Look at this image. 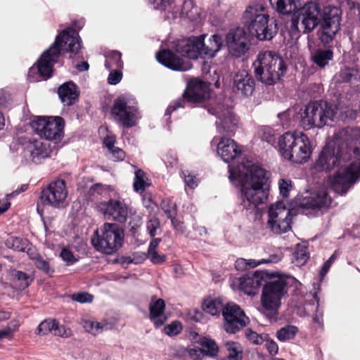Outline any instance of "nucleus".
I'll return each instance as SVG.
<instances>
[{
    "mask_svg": "<svg viewBox=\"0 0 360 360\" xmlns=\"http://www.w3.org/2000/svg\"><path fill=\"white\" fill-rule=\"evenodd\" d=\"M354 160H350L351 155L345 146L332 148L325 147L316 161V167L321 170H330L336 167L341 166L331 180L332 188L339 194H344L360 178V158H358L359 152L357 148L353 150Z\"/></svg>",
    "mask_w": 360,
    "mask_h": 360,
    "instance_id": "f257e3e1",
    "label": "nucleus"
},
{
    "mask_svg": "<svg viewBox=\"0 0 360 360\" xmlns=\"http://www.w3.org/2000/svg\"><path fill=\"white\" fill-rule=\"evenodd\" d=\"M229 171V179H238L240 183L241 205L245 209H254L267 201L269 188L264 169L248 161L238 166V172L231 166Z\"/></svg>",
    "mask_w": 360,
    "mask_h": 360,
    "instance_id": "f03ea898",
    "label": "nucleus"
},
{
    "mask_svg": "<svg viewBox=\"0 0 360 360\" xmlns=\"http://www.w3.org/2000/svg\"><path fill=\"white\" fill-rule=\"evenodd\" d=\"M340 18L341 11L338 7H325L321 13L320 5L313 1L305 4L300 8L298 16L304 32H310L320 25L319 37L324 44H329L339 31Z\"/></svg>",
    "mask_w": 360,
    "mask_h": 360,
    "instance_id": "7ed1b4c3",
    "label": "nucleus"
},
{
    "mask_svg": "<svg viewBox=\"0 0 360 360\" xmlns=\"http://www.w3.org/2000/svg\"><path fill=\"white\" fill-rule=\"evenodd\" d=\"M82 41L78 32L71 27L62 31L55 42L45 51L38 60V72L41 77H51L53 66L57 62L61 51L77 53L82 48Z\"/></svg>",
    "mask_w": 360,
    "mask_h": 360,
    "instance_id": "20e7f679",
    "label": "nucleus"
},
{
    "mask_svg": "<svg viewBox=\"0 0 360 360\" xmlns=\"http://www.w3.org/2000/svg\"><path fill=\"white\" fill-rule=\"evenodd\" d=\"M244 26L260 41L271 40L278 32L275 20H271L269 15L262 4L248 6L243 14Z\"/></svg>",
    "mask_w": 360,
    "mask_h": 360,
    "instance_id": "39448f33",
    "label": "nucleus"
},
{
    "mask_svg": "<svg viewBox=\"0 0 360 360\" xmlns=\"http://www.w3.org/2000/svg\"><path fill=\"white\" fill-rule=\"evenodd\" d=\"M281 157L296 164L307 162L312 148L309 137L302 131H288L280 136L278 142Z\"/></svg>",
    "mask_w": 360,
    "mask_h": 360,
    "instance_id": "423d86ee",
    "label": "nucleus"
},
{
    "mask_svg": "<svg viewBox=\"0 0 360 360\" xmlns=\"http://www.w3.org/2000/svg\"><path fill=\"white\" fill-rule=\"evenodd\" d=\"M289 276L278 272L271 273L265 282L261 295L263 310L271 315H276L281 305L282 299L288 294Z\"/></svg>",
    "mask_w": 360,
    "mask_h": 360,
    "instance_id": "0eeeda50",
    "label": "nucleus"
},
{
    "mask_svg": "<svg viewBox=\"0 0 360 360\" xmlns=\"http://www.w3.org/2000/svg\"><path fill=\"white\" fill-rule=\"evenodd\" d=\"M253 66L257 79L267 85L278 82L286 70L283 58L272 51L259 53Z\"/></svg>",
    "mask_w": 360,
    "mask_h": 360,
    "instance_id": "6e6552de",
    "label": "nucleus"
},
{
    "mask_svg": "<svg viewBox=\"0 0 360 360\" xmlns=\"http://www.w3.org/2000/svg\"><path fill=\"white\" fill-rule=\"evenodd\" d=\"M124 238V231L118 224L105 222L94 231L91 241L98 252L112 255L121 248Z\"/></svg>",
    "mask_w": 360,
    "mask_h": 360,
    "instance_id": "1a4fd4ad",
    "label": "nucleus"
},
{
    "mask_svg": "<svg viewBox=\"0 0 360 360\" xmlns=\"http://www.w3.org/2000/svg\"><path fill=\"white\" fill-rule=\"evenodd\" d=\"M335 112L327 103L311 102L300 110V126L304 130L322 128L333 121Z\"/></svg>",
    "mask_w": 360,
    "mask_h": 360,
    "instance_id": "9d476101",
    "label": "nucleus"
},
{
    "mask_svg": "<svg viewBox=\"0 0 360 360\" xmlns=\"http://www.w3.org/2000/svg\"><path fill=\"white\" fill-rule=\"evenodd\" d=\"M111 116L119 125L126 128L136 126L140 118L138 108L125 96H120L114 101Z\"/></svg>",
    "mask_w": 360,
    "mask_h": 360,
    "instance_id": "9b49d317",
    "label": "nucleus"
},
{
    "mask_svg": "<svg viewBox=\"0 0 360 360\" xmlns=\"http://www.w3.org/2000/svg\"><path fill=\"white\" fill-rule=\"evenodd\" d=\"M31 127L40 137L55 143L60 142L64 136V122L60 117H38L32 122Z\"/></svg>",
    "mask_w": 360,
    "mask_h": 360,
    "instance_id": "f8f14e48",
    "label": "nucleus"
},
{
    "mask_svg": "<svg viewBox=\"0 0 360 360\" xmlns=\"http://www.w3.org/2000/svg\"><path fill=\"white\" fill-rule=\"evenodd\" d=\"M210 87L207 83L198 79H191L182 98H178L171 103L166 110V114L169 115L179 108H183L187 102L199 103L208 98Z\"/></svg>",
    "mask_w": 360,
    "mask_h": 360,
    "instance_id": "ddd939ff",
    "label": "nucleus"
},
{
    "mask_svg": "<svg viewBox=\"0 0 360 360\" xmlns=\"http://www.w3.org/2000/svg\"><path fill=\"white\" fill-rule=\"evenodd\" d=\"M292 217L291 210L283 202H276L269 207L267 226L274 233H286L291 228Z\"/></svg>",
    "mask_w": 360,
    "mask_h": 360,
    "instance_id": "4468645a",
    "label": "nucleus"
},
{
    "mask_svg": "<svg viewBox=\"0 0 360 360\" xmlns=\"http://www.w3.org/2000/svg\"><path fill=\"white\" fill-rule=\"evenodd\" d=\"M68 189L64 180L58 179L51 182L44 188L40 195L37 210L39 211L40 204L53 208H63L67 205Z\"/></svg>",
    "mask_w": 360,
    "mask_h": 360,
    "instance_id": "2eb2a0df",
    "label": "nucleus"
},
{
    "mask_svg": "<svg viewBox=\"0 0 360 360\" xmlns=\"http://www.w3.org/2000/svg\"><path fill=\"white\" fill-rule=\"evenodd\" d=\"M225 320L224 329L227 333H236L249 323V319L239 305L229 302L223 308Z\"/></svg>",
    "mask_w": 360,
    "mask_h": 360,
    "instance_id": "dca6fc26",
    "label": "nucleus"
},
{
    "mask_svg": "<svg viewBox=\"0 0 360 360\" xmlns=\"http://www.w3.org/2000/svg\"><path fill=\"white\" fill-rule=\"evenodd\" d=\"M97 210L106 220L116 221L120 223L125 222L129 215V207L124 200L110 199L99 202Z\"/></svg>",
    "mask_w": 360,
    "mask_h": 360,
    "instance_id": "f3484780",
    "label": "nucleus"
},
{
    "mask_svg": "<svg viewBox=\"0 0 360 360\" xmlns=\"http://www.w3.org/2000/svg\"><path fill=\"white\" fill-rule=\"evenodd\" d=\"M226 43L229 53L235 57H240L249 49L248 37L243 28L231 29L226 35Z\"/></svg>",
    "mask_w": 360,
    "mask_h": 360,
    "instance_id": "a211bd4d",
    "label": "nucleus"
},
{
    "mask_svg": "<svg viewBox=\"0 0 360 360\" xmlns=\"http://www.w3.org/2000/svg\"><path fill=\"white\" fill-rule=\"evenodd\" d=\"M209 112L215 115L218 118L219 120L216 122V124L219 133L227 136H231L235 133L238 120L231 109L219 106L217 109L209 110Z\"/></svg>",
    "mask_w": 360,
    "mask_h": 360,
    "instance_id": "6ab92c4d",
    "label": "nucleus"
},
{
    "mask_svg": "<svg viewBox=\"0 0 360 360\" xmlns=\"http://www.w3.org/2000/svg\"><path fill=\"white\" fill-rule=\"evenodd\" d=\"M264 281V273L260 271H256L254 273H249L243 275L239 278L233 281L232 285L237 289L243 291L248 295H255L257 294L259 287L262 285Z\"/></svg>",
    "mask_w": 360,
    "mask_h": 360,
    "instance_id": "aec40b11",
    "label": "nucleus"
},
{
    "mask_svg": "<svg viewBox=\"0 0 360 360\" xmlns=\"http://www.w3.org/2000/svg\"><path fill=\"white\" fill-rule=\"evenodd\" d=\"M205 36L190 37L179 40L176 45V51L183 57L188 59H197L201 54Z\"/></svg>",
    "mask_w": 360,
    "mask_h": 360,
    "instance_id": "412c9836",
    "label": "nucleus"
},
{
    "mask_svg": "<svg viewBox=\"0 0 360 360\" xmlns=\"http://www.w3.org/2000/svg\"><path fill=\"white\" fill-rule=\"evenodd\" d=\"M159 63L165 67L176 71H187L192 68L193 64L189 60L178 57L170 50H163L156 55Z\"/></svg>",
    "mask_w": 360,
    "mask_h": 360,
    "instance_id": "4be33fe9",
    "label": "nucleus"
},
{
    "mask_svg": "<svg viewBox=\"0 0 360 360\" xmlns=\"http://www.w3.org/2000/svg\"><path fill=\"white\" fill-rule=\"evenodd\" d=\"M255 88V81L252 75L245 70L239 71L233 77V90L242 96H249Z\"/></svg>",
    "mask_w": 360,
    "mask_h": 360,
    "instance_id": "5701e85b",
    "label": "nucleus"
},
{
    "mask_svg": "<svg viewBox=\"0 0 360 360\" xmlns=\"http://www.w3.org/2000/svg\"><path fill=\"white\" fill-rule=\"evenodd\" d=\"M217 154L226 162H230L241 154L240 147L234 140L221 138L217 143Z\"/></svg>",
    "mask_w": 360,
    "mask_h": 360,
    "instance_id": "b1692460",
    "label": "nucleus"
},
{
    "mask_svg": "<svg viewBox=\"0 0 360 360\" xmlns=\"http://www.w3.org/2000/svg\"><path fill=\"white\" fill-rule=\"evenodd\" d=\"M332 204V198L326 188H322L318 192L314 193L310 198L301 202V206L307 208H328Z\"/></svg>",
    "mask_w": 360,
    "mask_h": 360,
    "instance_id": "393cba45",
    "label": "nucleus"
},
{
    "mask_svg": "<svg viewBox=\"0 0 360 360\" xmlns=\"http://www.w3.org/2000/svg\"><path fill=\"white\" fill-rule=\"evenodd\" d=\"M25 152L29 154L33 162L47 158L49 155V150L46 145L37 139H30L27 142Z\"/></svg>",
    "mask_w": 360,
    "mask_h": 360,
    "instance_id": "a878e982",
    "label": "nucleus"
},
{
    "mask_svg": "<svg viewBox=\"0 0 360 360\" xmlns=\"http://www.w3.org/2000/svg\"><path fill=\"white\" fill-rule=\"evenodd\" d=\"M165 303L162 299L152 300L149 305L150 319L155 327L162 326L167 321L165 314Z\"/></svg>",
    "mask_w": 360,
    "mask_h": 360,
    "instance_id": "bb28decb",
    "label": "nucleus"
},
{
    "mask_svg": "<svg viewBox=\"0 0 360 360\" xmlns=\"http://www.w3.org/2000/svg\"><path fill=\"white\" fill-rule=\"evenodd\" d=\"M58 94L61 102L68 106L72 105L79 96L77 87L72 82L62 84L58 88Z\"/></svg>",
    "mask_w": 360,
    "mask_h": 360,
    "instance_id": "cd10ccee",
    "label": "nucleus"
},
{
    "mask_svg": "<svg viewBox=\"0 0 360 360\" xmlns=\"http://www.w3.org/2000/svg\"><path fill=\"white\" fill-rule=\"evenodd\" d=\"M271 5L280 14L289 15L298 10L300 0H269Z\"/></svg>",
    "mask_w": 360,
    "mask_h": 360,
    "instance_id": "c85d7f7f",
    "label": "nucleus"
},
{
    "mask_svg": "<svg viewBox=\"0 0 360 360\" xmlns=\"http://www.w3.org/2000/svg\"><path fill=\"white\" fill-rule=\"evenodd\" d=\"M11 286L18 290L27 288L32 281V278L26 273L12 270L9 273Z\"/></svg>",
    "mask_w": 360,
    "mask_h": 360,
    "instance_id": "c756f323",
    "label": "nucleus"
},
{
    "mask_svg": "<svg viewBox=\"0 0 360 360\" xmlns=\"http://www.w3.org/2000/svg\"><path fill=\"white\" fill-rule=\"evenodd\" d=\"M210 44L206 46L203 43L201 49V54L204 56L213 58L219 52L223 46V39L221 36L214 34L209 39Z\"/></svg>",
    "mask_w": 360,
    "mask_h": 360,
    "instance_id": "7c9ffc66",
    "label": "nucleus"
},
{
    "mask_svg": "<svg viewBox=\"0 0 360 360\" xmlns=\"http://www.w3.org/2000/svg\"><path fill=\"white\" fill-rule=\"evenodd\" d=\"M333 58V51L330 49H317L311 53V60L318 67L323 68Z\"/></svg>",
    "mask_w": 360,
    "mask_h": 360,
    "instance_id": "2f4dec72",
    "label": "nucleus"
},
{
    "mask_svg": "<svg viewBox=\"0 0 360 360\" xmlns=\"http://www.w3.org/2000/svg\"><path fill=\"white\" fill-rule=\"evenodd\" d=\"M228 360H242L243 347L236 342H226L224 345Z\"/></svg>",
    "mask_w": 360,
    "mask_h": 360,
    "instance_id": "473e14b6",
    "label": "nucleus"
},
{
    "mask_svg": "<svg viewBox=\"0 0 360 360\" xmlns=\"http://www.w3.org/2000/svg\"><path fill=\"white\" fill-rule=\"evenodd\" d=\"M309 257V253L305 243L297 244L292 256V262L297 266L304 264Z\"/></svg>",
    "mask_w": 360,
    "mask_h": 360,
    "instance_id": "72a5a7b5",
    "label": "nucleus"
},
{
    "mask_svg": "<svg viewBox=\"0 0 360 360\" xmlns=\"http://www.w3.org/2000/svg\"><path fill=\"white\" fill-rule=\"evenodd\" d=\"M108 326L106 322H96L90 320L83 321V327L84 330L94 335H98L104 330H107Z\"/></svg>",
    "mask_w": 360,
    "mask_h": 360,
    "instance_id": "f704fd0d",
    "label": "nucleus"
},
{
    "mask_svg": "<svg viewBox=\"0 0 360 360\" xmlns=\"http://www.w3.org/2000/svg\"><path fill=\"white\" fill-rule=\"evenodd\" d=\"M224 307L223 304L219 300L207 299L202 303L203 310L212 316L219 314Z\"/></svg>",
    "mask_w": 360,
    "mask_h": 360,
    "instance_id": "c9c22d12",
    "label": "nucleus"
},
{
    "mask_svg": "<svg viewBox=\"0 0 360 360\" xmlns=\"http://www.w3.org/2000/svg\"><path fill=\"white\" fill-rule=\"evenodd\" d=\"M199 343L206 356L214 357L217 355L219 347L213 340L204 338L200 340Z\"/></svg>",
    "mask_w": 360,
    "mask_h": 360,
    "instance_id": "e433bc0d",
    "label": "nucleus"
},
{
    "mask_svg": "<svg viewBox=\"0 0 360 360\" xmlns=\"http://www.w3.org/2000/svg\"><path fill=\"white\" fill-rule=\"evenodd\" d=\"M105 66L108 70L112 68L122 69L123 67V62L122 61L121 53L117 51L110 52L106 56Z\"/></svg>",
    "mask_w": 360,
    "mask_h": 360,
    "instance_id": "4c0bfd02",
    "label": "nucleus"
},
{
    "mask_svg": "<svg viewBox=\"0 0 360 360\" xmlns=\"http://www.w3.org/2000/svg\"><path fill=\"white\" fill-rule=\"evenodd\" d=\"M298 332V328L295 326H285L276 332V338L281 342H285L293 339Z\"/></svg>",
    "mask_w": 360,
    "mask_h": 360,
    "instance_id": "58836bf2",
    "label": "nucleus"
},
{
    "mask_svg": "<svg viewBox=\"0 0 360 360\" xmlns=\"http://www.w3.org/2000/svg\"><path fill=\"white\" fill-rule=\"evenodd\" d=\"M5 245L8 248L18 252H24L27 248V241L18 237L11 236L6 240Z\"/></svg>",
    "mask_w": 360,
    "mask_h": 360,
    "instance_id": "ea45409f",
    "label": "nucleus"
},
{
    "mask_svg": "<svg viewBox=\"0 0 360 360\" xmlns=\"http://www.w3.org/2000/svg\"><path fill=\"white\" fill-rule=\"evenodd\" d=\"M148 179L144 172L141 169H138L135 172V177L134 180V189L136 192L143 193L146 187L148 186Z\"/></svg>",
    "mask_w": 360,
    "mask_h": 360,
    "instance_id": "a19ab883",
    "label": "nucleus"
},
{
    "mask_svg": "<svg viewBox=\"0 0 360 360\" xmlns=\"http://www.w3.org/2000/svg\"><path fill=\"white\" fill-rule=\"evenodd\" d=\"M56 326H57V321L56 319H46L38 326L36 334L46 335L49 333H53Z\"/></svg>",
    "mask_w": 360,
    "mask_h": 360,
    "instance_id": "79ce46f5",
    "label": "nucleus"
},
{
    "mask_svg": "<svg viewBox=\"0 0 360 360\" xmlns=\"http://www.w3.org/2000/svg\"><path fill=\"white\" fill-rule=\"evenodd\" d=\"M161 206L167 217L171 219L173 226L177 228V226H176V219L175 218L176 212L173 203L169 200H163Z\"/></svg>",
    "mask_w": 360,
    "mask_h": 360,
    "instance_id": "37998d69",
    "label": "nucleus"
},
{
    "mask_svg": "<svg viewBox=\"0 0 360 360\" xmlns=\"http://www.w3.org/2000/svg\"><path fill=\"white\" fill-rule=\"evenodd\" d=\"M245 335L250 342L255 345H262L266 338H268L267 334L263 333L259 335L250 328L245 329Z\"/></svg>",
    "mask_w": 360,
    "mask_h": 360,
    "instance_id": "c03bdc74",
    "label": "nucleus"
},
{
    "mask_svg": "<svg viewBox=\"0 0 360 360\" xmlns=\"http://www.w3.org/2000/svg\"><path fill=\"white\" fill-rule=\"evenodd\" d=\"M184 181L186 186L191 188H195L199 182V179L193 172L185 170L182 172Z\"/></svg>",
    "mask_w": 360,
    "mask_h": 360,
    "instance_id": "a18cd8bd",
    "label": "nucleus"
},
{
    "mask_svg": "<svg viewBox=\"0 0 360 360\" xmlns=\"http://www.w3.org/2000/svg\"><path fill=\"white\" fill-rule=\"evenodd\" d=\"M53 334L56 336L67 338L70 337L72 333L70 328L66 327L64 325H60L59 323L57 321V326L54 327Z\"/></svg>",
    "mask_w": 360,
    "mask_h": 360,
    "instance_id": "49530a36",
    "label": "nucleus"
},
{
    "mask_svg": "<svg viewBox=\"0 0 360 360\" xmlns=\"http://www.w3.org/2000/svg\"><path fill=\"white\" fill-rule=\"evenodd\" d=\"M93 298L94 297L92 295L86 292H77L71 295V299L73 301H76L82 304L90 303L93 301Z\"/></svg>",
    "mask_w": 360,
    "mask_h": 360,
    "instance_id": "de8ad7c7",
    "label": "nucleus"
},
{
    "mask_svg": "<svg viewBox=\"0 0 360 360\" xmlns=\"http://www.w3.org/2000/svg\"><path fill=\"white\" fill-rule=\"evenodd\" d=\"M165 333L169 336L179 334L182 330V326L179 321H173L164 328Z\"/></svg>",
    "mask_w": 360,
    "mask_h": 360,
    "instance_id": "09e8293b",
    "label": "nucleus"
},
{
    "mask_svg": "<svg viewBox=\"0 0 360 360\" xmlns=\"http://www.w3.org/2000/svg\"><path fill=\"white\" fill-rule=\"evenodd\" d=\"M356 70L349 68H344L340 70L338 75V81L340 82H349L352 77L354 76Z\"/></svg>",
    "mask_w": 360,
    "mask_h": 360,
    "instance_id": "8fccbe9b",
    "label": "nucleus"
},
{
    "mask_svg": "<svg viewBox=\"0 0 360 360\" xmlns=\"http://www.w3.org/2000/svg\"><path fill=\"white\" fill-rule=\"evenodd\" d=\"M147 230L151 237H154L157 234V230L160 227V223L158 218L150 219L147 221Z\"/></svg>",
    "mask_w": 360,
    "mask_h": 360,
    "instance_id": "3c124183",
    "label": "nucleus"
},
{
    "mask_svg": "<svg viewBox=\"0 0 360 360\" xmlns=\"http://www.w3.org/2000/svg\"><path fill=\"white\" fill-rule=\"evenodd\" d=\"M278 186L280 193L283 197H288L289 195V192L292 188L291 181L281 179L278 181Z\"/></svg>",
    "mask_w": 360,
    "mask_h": 360,
    "instance_id": "603ef678",
    "label": "nucleus"
},
{
    "mask_svg": "<svg viewBox=\"0 0 360 360\" xmlns=\"http://www.w3.org/2000/svg\"><path fill=\"white\" fill-rule=\"evenodd\" d=\"M154 6V8L166 11L172 6L173 0H148Z\"/></svg>",
    "mask_w": 360,
    "mask_h": 360,
    "instance_id": "864d4df0",
    "label": "nucleus"
},
{
    "mask_svg": "<svg viewBox=\"0 0 360 360\" xmlns=\"http://www.w3.org/2000/svg\"><path fill=\"white\" fill-rule=\"evenodd\" d=\"M34 264L38 269L43 271L46 274H50L53 271V270L50 267L49 262L41 256L34 263Z\"/></svg>",
    "mask_w": 360,
    "mask_h": 360,
    "instance_id": "5fc2aeb1",
    "label": "nucleus"
},
{
    "mask_svg": "<svg viewBox=\"0 0 360 360\" xmlns=\"http://www.w3.org/2000/svg\"><path fill=\"white\" fill-rule=\"evenodd\" d=\"M60 256L62 259L67 263L68 265H70L77 262V259L73 255L72 252L67 248H63Z\"/></svg>",
    "mask_w": 360,
    "mask_h": 360,
    "instance_id": "6e6d98bb",
    "label": "nucleus"
},
{
    "mask_svg": "<svg viewBox=\"0 0 360 360\" xmlns=\"http://www.w3.org/2000/svg\"><path fill=\"white\" fill-rule=\"evenodd\" d=\"M122 77L121 69H116L112 71L108 78V82L110 84L115 85L118 84Z\"/></svg>",
    "mask_w": 360,
    "mask_h": 360,
    "instance_id": "4d7b16f0",
    "label": "nucleus"
},
{
    "mask_svg": "<svg viewBox=\"0 0 360 360\" xmlns=\"http://www.w3.org/2000/svg\"><path fill=\"white\" fill-rule=\"evenodd\" d=\"M110 158L114 161H122L125 157V153L121 148L115 147L109 151Z\"/></svg>",
    "mask_w": 360,
    "mask_h": 360,
    "instance_id": "13d9d810",
    "label": "nucleus"
},
{
    "mask_svg": "<svg viewBox=\"0 0 360 360\" xmlns=\"http://www.w3.org/2000/svg\"><path fill=\"white\" fill-rule=\"evenodd\" d=\"M264 342L266 348L269 354L272 356L276 355L278 351L277 343L274 340L269 339V337L266 338Z\"/></svg>",
    "mask_w": 360,
    "mask_h": 360,
    "instance_id": "bf43d9fd",
    "label": "nucleus"
},
{
    "mask_svg": "<svg viewBox=\"0 0 360 360\" xmlns=\"http://www.w3.org/2000/svg\"><path fill=\"white\" fill-rule=\"evenodd\" d=\"M148 254L153 264H162L165 262L166 256L165 255H159L157 251L148 252Z\"/></svg>",
    "mask_w": 360,
    "mask_h": 360,
    "instance_id": "052dcab7",
    "label": "nucleus"
},
{
    "mask_svg": "<svg viewBox=\"0 0 360 360\" xmlns=\"http://www.w3.org/2000/svg\"><path fill=\"white\" fill-rule=\"evenodd\" d=\"M189 354L194 360H200L205 355L201 348L191 349Z\"/></svg>",
    "mask_w": 360,
    "mask_h": 360,
    "instance_id": "680f3d73",
    "label": "nucleus"
},
{
    "mask_svg": "<svg viewBox=\"0 0 360 360\" xmlns=\"http://www.w3.org/2000/svg\"><path fill=\"white\" fill-rule=\"evenodd\" d=\"M283 255L280 254H272L269 255L267 259H262L263 264H270V263H278L279 261L282 259Z\"/></svg>",
    "mask_w": 360,
    "mask_h": 360,
    "instance_id": "e2e57ef3",
    "label": "nucleus"
},
{
    "mask_svg": "<svg viewBox=\"0 0 360 360\" xmlns=\"http://www.w3.org/2000/svg\"><path fill=\"white\" fill-rule=\"evenodd\" d=\"M193 3L191 1H187L184 4L182 8V13L186 15V17L189 19H193L194 18V15L192 13V11H188L187 9L188 8L192 7Z\"/></svg>",
    "mask_w": 360,
    "mask_h": 360,
    "instance_id": "0e129e2a",
    "label": "nucleus"
},
{
    "mask_svg": "<svg viewBox=\"0 0 360 360\" xmlns=\"http://www.w3.org/2000/svg\"><path fill=\"white\" fill-rule=\"evenodd\" d=\"M27 252L29 258L32 260L34 263L41 257L34 248H29Z\"/></svg>",
    "mask_w": 360,
    "mask_h": 360,
    "instance_id": "69168bd1",
    "label": "nucleus"
},
{
    "mask_svg": "<svg viewBox=\"0 0 360 360\" xmlns=\"http://www.w3.org/2000/svg\"><path fill=\"white\" fill-rule=\"evenodd\" d=\"M160 242H161V238H158L153 239L149 244L148 253L156 251V248L159 245Z\"/></svg>",
    "mask_w": 360,
    "mask_h": 360,
    "instance_id": "338daca9",
    "label": "nucleus"
},
{
    "mask_svg": "<svg viewBox=\"0 0 360 360\" xmlns=\"http://www.w3.org/2000/svg\"><path fill=\"white\" fill-rule=\"evenodd\" d=\"M103 143L109 151L115 147L114 146L115 139L113 137L111 136H108L106 139H105Z\"/></svg>",
    "mask_w": 360,
    "mask_h": 360,
    "instance_id": "774afa93",
    "label": "nucleus"
}]
</instances>
